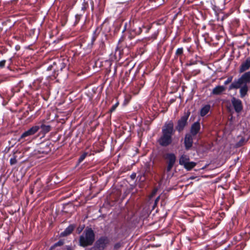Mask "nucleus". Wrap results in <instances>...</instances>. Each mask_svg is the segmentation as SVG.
<instances>
[{
	"mask_svg": "<svg viewBox=\"0 0 250 250\" xmlns=\"http://www.w3.org/2000/svg\"><path fill=\"white\" fill-rule=\"evenodd\" d=\"M232 79H233L232 76H230V77H228V79H227V80H226L224 82V84L227 85L229 83H231L232 81Z\"/></svg>",
	"mask_w": 250,
	"mask_h": 250,
	"instance_id": "nucleus-38",
	"label": "nucleus"
},
{
	"mask_svg": "<svg viewBox=\"0 0 250 250\" xmlns=\"http://www.w3.org/2000/svg\"><path fill=\"white\" fill-rule=\"evenodd\" d=\"M174 101L173 100H171V103H172Z\"/></svg>",
	"mask_w": 250,
	"mask_h": 250,
	"instance_id": "nucleus-52",
	"label": "nucleus"
},
{
	"mask_svg": "<svg viewBox=\"0 0 250 250\" xmlns=\"http://www.w3.org/2000/svg\"><path fill=\"white\" fill-rule=\"evenodd\" d=\"M128 24L129 27L127 33L122 35L119 40V43L124 42L125 47L130 48L135 44L130 42L131 40L142 33V27H144V25H141V23H139L134 20H130L128 21Z\"/></svg>",
	"mask_w": 250,
	"mask_h": 250,
	"instance_id": "nucleus-2",
	"label": "nucleus"
},
{
	"mask_svg": "<svg viewBox=\"0 0 250 250\" xmlns=\"http://www.w3.org/2000/svg\"><path fill=\"white\" fill-rule=\"evenodd\" d=\"M159 33V30H156L151 36L144 39V40L145 41V42H147L149 41L152 42L156 40L158 36Z\"/></svg>",
	"mask_w": 250,
	"mask_h": 250,
	"instance_id": "nucleus-23",
	"label": "nucleus"
},
{
	"mask_svg": "<svg viewBox=\"0 0 250 250\" xmlns=\"http://www.w3.org/2000/svg\"><path fill=\"white\" fill-rule=\"evenodd\" d=\"M183 53V48L182 47L178 48L176 51L175 54L177 56L182 55Z\"/></svg>",
	"mask_w": 250,
	"mask_h": 250,
	"instance_id": "nucleus-34",
	"label": "nucleus"
},
{
	"mask_svg": "<svg viewBox=\"0 0 250 250\" xmlns=\"http://www.w3.org/2000/svg\"><path fill=\"white\" fill-rule=\"evenodd\" d=\"M122 246V243L121 242H118L115 244L114 246V249L116 250H118Z\"/></svg>",
	"mask_w": 250,
	"mask_h": 250,
	"instance_id": "nucleus-39",
	"label": "nucleus"
},
{
	"mask_svg": "<svg viewBox=\"0 0 250 250\" xmlns=\"http://www.w3.org/2000/svg\"><path fill=\"white\" fill-rule=\"evenodd\" d=\"M76 227L75 225L70 224L62 232L60 235L61 237H66L72 233Z\"/></svg>",
	"mask_w": 250,
	"mask_h": 250,
	"instance_id": "nucleus-14",
	"label": "nucleus"
},
{
	"mask_svg": "<svg viewBox=\"0 0 250 250\" xmlns=\"http://www.w3.org/2000/svg\"><path fill=\"white\" fill-rule=\"evenodd\" d=\"M231 103L236 112L240 113L242 111L243 106L242 102L240 99L233 97L231 99Z\"/></svg>",
	"mask_w": 250,
	"mask_h": 250,
	"instance_id": "nucleus-12",
	"label": "nucleus"
},
{
	"mask_svg": "<svg viewBox=\"0 0 250 250\" xmlns=\"http://www.w3.org/2000/svg\"><path fill=\"white\" fill-rule=\"evenodd\" d=\"M119 104V102L117 101L112 106V107L109 109L108 113L111 114L113 112H114L118 106Z\"/></svg>",
	"mask_w": 250,
	"mask_h": 250,
	"instance_id": "nucleus-29",
	"label": "nucleus"
},
{
	"mask_svg": "<svg viewBox=\"0 0 250 250\" xmlns=\"http://www.w3.org/2000/svg\"><path fill=\"white\" fill-rule=\"evenodd\" d=\"M247 142V139H246L244 137H242L240 140L236 143L235 146L237 147L242 146L246 143Z\"/></svg>",
	"mask_w": 250,
	"mask_h": 250,
	"instance_id": "nucleus-25",
	"label": "nucleus"
},
{
	"mask_svg": "<svg viewBox=\"0 0 250 250\" xmlns=\"http://www.w3.org/2000/svg\"><path fill=\"white\" fill-rule=\"evenodd\" d=\"M159 199V197H157L156 199V201H158Z\"/></svg>",
	"mask_w": 250,
	"mask_h": 250,
	"instance_id": "nucleus-50",
	"label": "nucleus"
},
{
	"mask_svg": "<svg viewBox=\"0 0 250 250\" xmlns=\"http://www.w3.org/2000/svg\"><path fill=\"white\" fill-rule=\"evenodd\" d=\"M90 4H91V10L93 11L94 10V2L92 0H91Z\"/></svg>",
	"mask_w": 250,
	"mask_h": 250,
	"instance_id": "nucleus-43",
	"label": "nucleus"
},
{
	"mask_svg": "<svg viewBox=\"0 0 250 250\" xmlns=\"http://www.w3.org/2000/svg\"><path fill=\"white\" fill-rule=\"evenodd\" d=\"M226 0H211V4L212 7L220 8L225 4Z\"/></svg>",
	"mask_w": 250,
	"mask_h": 250,
	"instance_id": "nucleus-17",
	"label": "nucleus"
},
{
	"mask_svg": "<svg viewBox=\"0 0 250 250\" xmlns=\"http://www.w3.org/2000/svg\"><path fill=\"white\" fill-rule=\"evenodd\" d=\"M89 250H90V249Z\"/></svg>",
	"mask_w": 250,
	"mask_h": 250,
	"instance_id": "nucleus-58",
	"label": "nucleus"
},
{
	"mask_svg": "<svg viewBox=\"0 0 250 250\" xmlns=\"http://www.w3.org/2000/svg\"><path fill=\"white\" fill-rule=\"evenodd\" d=\"M175 250H178L176 249Z\"/></svg>",
	"mask_w": 250,
	"mask_h": 250,
	"instance_id": "nucleus-57",
	"label": "nucleus"
},
{
	"mask_svg": "<svg viewBox=\"0 0 250 250\" xmlns=\"http://www.w3.org/2000/svg\"><path fill=\"white\" fill-rule=\"evenodd\" d=\"M190 38H188V41H189V40H190Z\"/></svg>",
	"mask_w": 250,
	"mask_h": 250,
	"instance_id": "nucleus-56",
	"label": "nucleus"
},
{
	"mask_svg": "<svg viewBox=\"0 0 250 250\" xmlns=\"http://www.w3.org/2000/svg\"><path fill=\"white\" fill-rule=\"evenodd\" d=\"M141 25H144V27H142V29H145V33H148L149 32V30L152 28V24H148L146 25L145 24H141Z\"/></svg>",
	"mask_w": 250,
	"mask_h": 250,
	"instance_id": "nucleus-27",
	"label": "nucleus"
},
{
	"mask_svg": "<svg viewBox=\"0 0 250 250\" xmlns=\"http://www.w3.org/2000/svg\"><path fill=\"white\" fill-rule=\"evenodd\" d=\"M40 129H41V131L42 133L46 134L51 130V127L50 125H46L43 124L39 125Z\"/></svg>",
	"mask_w": 250,
	"mask_h": 250,
	"instance_id": "nucleus-22",
	"label": "nucleus"
},
{
	"mask_svg": "<svg viewBox=\"0 0 250 250\" xmlns=\"http://www.w3.org/2000/svg\"><path fill=\"white\" fill-rule=\"evenodd\" d=\"M192 139L191 136L188 135V149L192 146Z\"/></svg>",
	"mask_w": 250,
	"mask_h": 250,
	"instance_id": "nucleus-40",
	"label": "nucleus"
},
{
	"mask_svg": "<svg viewBox=\"0 0 250 250\" xmlns=\"http://www.w3.org/2000/svg\"><path fill=\"white\" fill-rule=\"evenodd\" d=\"M194 179V177L192 176L188 177V179Z\"/></svg>",
	"mask_w": 250,
	"mask_h": 250,
	"instance_id": "nucleus-49",
	"label": "nucleus"
},
{
	"mask_svg": "<svg viewBox=\"0 0 250 250\" xmlns=\"http://www.w3.org/2000/svg\"><path fill=\"white\" fill-rule=\"evenodd\" d=\"M129 27V24L128 23L125 22L124 25V28L122 31V33L124 34L125 33H127V30L128 29Z\"/></svg>",
	"mask_w": 250,
	"mask_h": 250,
	"instance_id": "nucleus-36",
	"label": "nucleus"
},
{
	"mask_svg": "<svg viewBox=\"0 0 250 250\" xmlns=\"http://www.w3.org/2000/svg\"><path fill=\"white\" fill-rule=\"evenodd\" d=\"M179 164L184 165V167L188 169V158L186 155H182L179 159Z\"/></svg>",
	"mask_w": 250,
	"mask_h": 250,
	"instance_id": "nucleus-24",
	"label": "nucleus"
},
{
	"mask_svg": "<svg viewBox=\"0 0 250 250\" xmlns=\"http://www.w3.org/2000/svg\"><path fill=\"white\" fill-rule=\"evenodd\" d=\"M200 123L197 121L193 123L190 128V133L192 135H196L199 132L200 129Z\"/></svg>",
	"mask_w": 250,
	"mask_h": 250,
	"instance_id": "nucleus-15",
	"label": "nucleus"
},
{
	"mask_svg": "<svg viewBox=\"0 0 250 250\" xmlns=\"http://www.w3.org/2000/svg\"><path fill=\"white\" fill-rule=\"evenodd\" d=\"M148 175H150L151 176L153 175L152 167L150 164L146 165L145 167L144 176H146Z\"/></svg>",
	"mask_w": 250,
	"mask_h": 250,
	"instance_id": "nucleus-21",
	"label": "nucleus"
},
{
	"mask_svg": "<svg viewBox=\"0 0 250 250\" xmlns=\"http://www.w3.org/2000/svg\"><path fill=\"white\" fill-rule=\"evenodd\" d=\"M205 168H206V166L205 167H202L201 168H199L198 169H195V170L196 171H197V170H200V169H204Z\"/></svg>",
	"mask_w": 250,
	"mask_h": 250,
	"instance_id": "nucleus-46",
	"label": "nucleus"
},
{
	"mask_svg": "<svg viewBox=\"0 0 250 250\" xmlns=\"http://www.w3.org/2000/svg\"><path fill=\"white\" fill-rule=\"evenodd\" d=\"M225 90V87L224 86L218 85L213 89L211 93L213 95H218L223 93Z\"/></svg>",
	"mask_w": 250,
	"mask_h": 250,
	"instance_id": "nucleus-19",
	"label": "nucleus"
},
{
	"mask_svg": "<svg viewBox=\"0 0 250 250\" xmlns=\"http://www.w3.org/2000/svg\"><path fill=\"white\" fill-rule=\"evenodd\" d=\"M17 163V156L14 155L10 160V164L11 165H14Z\"/></svg>",
	"mask_w": 250,
	"mask_h": 250,
	"instance_id": "nucleus-32",
	"label": "nucleus"
},
{
	"mask_svg": "<svg viewBox=\"0 0 250 250\" xmlns=\"http://www.w3.org/2000/svg\"><path fill=\"white\" fill-rule=\"evenodd\" d=\"M188 54H189L191 52H193V50L190 46V48H188Z\"/></svg>",
	"mask_w": 250,
	"mask_h": 250,
	"instance_id": "nucleus-45",
	"label": "nucleus"
},
{
	"mask_svg": "<svg viewBox=\"0 0 250 250\" xmlns=\"http://www.w3.org/2000/svg\"><path fill=\"white\" fill-rule=\"evenodd\" d=\"M83 15V13H81L80 14H77L75 15V24H77L79 22Z\"/></svg>",
	"mask_w": 250,
	"mask_h": 250,
	"instance_id": "nucleus-31",
	"label": "nucleus"
},
{
	"mask_svg": "<svg viewBox=\"0 0 250 250\" xmlns=\"http://www.w3.org/2000/svg\"><path fill=\"white\" fill-rule=\"evenodd\" d=\"M184 145L186 149L188 150V133H186L185 136Z\"/></svg>",
	"mask_w": 250,
	"mask_h": 250,
	"instance_id": "nucleus-37",
	"label": "nucleus"
},
{
	"mask_svg": "<svg viewBox=\"0 0 250 250\" xmlns=\"http://www.w3.org/2000/svg\"><path fill=\"white\" fill-rule=\"evenodd\" d=\"M188 124V113L181 117L177 120V125L174 128V123L172 120L166 122L162 128V134L157 140V143L163 147H167L173 142L172 136L176 130L179 133L182 132Z\"/></svg>",
	"mask_w": 250,
	"mask_h": 250,
	"instance_id": "nucleus-1",
	"label": "nucleus"
},
{
	"mask_svg": "<svg viewBox=\"0 0 250 250\" xmlns=\"http://www.w3.org/2000/svg\"><path fill=\"white\" fill-rule=\"evenodd\" d=\"M15 48H16V50H19L20 48V45H16L15 47Z\"/></svg>",
	"mask_w": 250,
	"mask_h": 250,
	"instance_id": "nucleus-47",
	"label": "nucleus"
},
{
	"mask_svg": "<svg viewBox=\"0 0 250 250\" xmlns=\"http://www.w3.org/2000/svg\"><path fill=\"white\" fill-rule=\"evenodd\" d=\"M39 129L40 127L39 125L33 126L27 130L24 131L21 135L19 141L21 142H23L25 141L29 140L30 138V136L34 135L39 131Z\"/></svg>",
	"mask_w": 250,
	"mask_h": 250,
	"instance_id": "nucleus-8",
	"label": "nucleus"
},
{
	"mask_svg": "<svg viewBox=\"0 0 250 250\" xmlns=\"http://www.w3.org/2000/svg\"><path fill=\"white\" fill-rule=\"evenodd\" d=\"M88 154V153L87 152H84L79 157V159H78V164H80L81 162H82L83 160L85 158V157L87 156Z\"/></svg>",
	"mask_w": 250,
	"mask_h": 250,
	"instance_id": "nucleus-30",
	"label": "nucleus"
},
{
	"mask_svg": "<svg viewBox=\"0 0 250 250\" xmlns=\"http://www.w3.org/2000/svg\"><path fill=\"white\" fill-rule=\"evenodd\" d=\"M239 94L240 97L241 98H244L246 96L248 95V92L249 91V87L248 85H241L239 88Z\"/></svg>",
	"mask_w": 250,
	"mask_h": 250,
	"instance_id": "nucleus-18",
	"label": "nucleus"
},
{
	"mask_svg": "<svg viewBox=\"0 0 250 250\" xmlns=\"http://www.w3.org/2000/svg\"><path fill=\"white\" fill-rule=\"evenodd\" d=\"M110 30L111 28L108 20L105 19L103 23L98 26L93 31L91 39V42L88 44V47L90 49L92 48L97 38L99 36H101V38H102V32H104L107 34L110 32Z\"/></svg>",
	"mask_w": 250,
	"mask_h": 250,
	"instance_id": "nucleus-4",
	"label": "nucleus"
},
{
	"mask_svg": "<svg viewBox=\"0 0 250 250\" xmlns=\"http://www.w3.org/2000/svg\"><path fill=\"white\" fill-rule=\"evenodd\" d=\"M9 61L11 62V61H12V58H11L10 59H9Z\"/></svg>",
	"mask_w": 250,
	"mask_h": 250,
	"instance_id": "nucleus-51",
	"label": "nucleus"
},
{
	"mask_svg": "<svg viewBox=\"0 0 250 250\" xmlns=\"http://www.w3.org/2000/svg\"><path fill=\"white\" fill-rule=\"evenodd\" d=\"M250 68V56L246 58L245 61L242 62L239 66V72L243 73Z\"/></svg>",
	"mask_w": 250,
	"mask_h": 250,
	"instance_id": "nucleus-13",
	"label": "nucleus"
},
{
	"mask_svg": "<svg viewBox=\"0 0 250 250\" xmlns=\"http://www.w3.org/2000/svg\"><path fill=\"white\" fill-rule=\"evenodd\" d=\"M196 165V163L188 161V171L191 170Z\"/></svg>",
	"mask_w": 250,
	"mask_h": 250,
	"instance_id": "nucleus-35",
	"label": "nucleus"
},
{
	"mask_svg": "<svg viewBox=\"0 0 250 250\" xmlns=\"http://www.w3.org/2000/svg\"><path fill=\"white\" fill-rule=\"evenodd\" d=\"M122 51L120 49H117L116 50L115 53V56L116 59H117V55H118L119 59H120L121 58V55L122 54Z\"/></svg>",
	"mask_w": 250,
	"mask_h": 250,
	"instance_id": "nucleus-33",
	"label": "nucleus"
},
{
	"mask_svg": "<svg viewBox=\"0 0 250 250\" xmlns=\"http://www.w3.org/2000/svg\"><path fill=\"white\" fill-rule=\"evenodd\" d=\"M47 190L46 187H44L41 179L38 178L35 182L33 185L30 187V192L32 194L34 190H36L37 192H42Z\"/></svg>",
	"mask_w": 250,
	"mask_h": 250,
	"instance_id": "nucleus-10",
	"label": "nucleus"
},
{
	"mask_svg": "<svg viewBox=\"0 0 250 250\" xmlns=\"http://www.w3.org/2000/svg\"><path fill=\"white\" fill-rule=\"evenodd\" d=\"M136 177V173H133L131 175H130V178L132 179H134Z\"/></svg>",
	"mask_w": 250,
	"mask_h": 250,
	"instance_id": "nucleus-44",
	"label": "nucleus"
},
{
	"mask_svg": "<svg viewBox=\"0 0 250 250\" xmlns=\"http://www.w3.org/2000/svg\"><path fill=\"white\" fill-rule=\"evenodd\" d=\"M110 241L106 236H101L95 242L94 247L90 250H104L109 244Z\"/></svg>",
	"mask_w": 250,
	"mask_h": 250,
	"instance_id": "nucleus-7",
	"label": "nucleus"
},
{
	"mask_svg": "<svg viewBox=\"0 0 250 250\" xmlns=\"http://www.w3.org/2000/svg\"><path fill=\"white\" fill-rule=\"evenodd\" d=\"M53 145L49 141L43 142L39 144L38 148V151L40 154H47L51 150Z\"/></svg>",
	"mask_w": 250,
	"mask_h": 250,
	"instance_id": "nucleus-9",
	"label": "nucleus"
},
{
	"mask_svg": "<svg viewBox=\"0 0 250 250\" xmlns=\"http://www.w3.org/2000/svg\"><path fill=\"white\" fill-rule=\"evenodd\" d=\"M64 243V242L63 240H60L57 242L55 243L53 246L51 247V249H53L54 248L57 247H60L62 246Z\"/></svg>",
	"mask_w": 250,
	"mask_h": 250,
	"instance_id": "nucleus-28",
	"label": "nucleus"
},
{
	"mask_svg": "<svg viewBox=\"0 0 250 250\" xmlns=\"http://www.w3.org/2000/svg\"><path fill=\"white\" fill-rule=\"evenodd\" d=\"M67 60L64 59L57 60L53 62L47 68V71H53V76L56 77L58 73L62 71L67 65Z\"/></svg>",
	"mask_w": 250,
	"mask_h": 250,
	"instance_id": "nucleus-6",
	"label": "nucleus"
},
{
	"mask_svg": "<svg viewBox=\"0 0 250 250\" xmlns=\"http://www.w3.org/2000/svg\"><path fill=\"white\" fill-rule=\"evenodd\" d=\"M84 228V226H82V227H79L77 229V232L78 234H80L81 233V232L82 231V230H83Z\"/></svg>",
	"mask_w": 250,
	"mask_h": 250,
	"instance_id": "nucleus-42",
	"label": "nucleus"
},
{
	"mask_svg": "<svg viewBox=\"0 0 250 250\" xmlns=\"http://www.w3.org/2000/svg\"><path fill=\"white\" fill-rule=\"evenodd\" d=\"M89 7V4L87 2H83L82 4V6L81 7V11L82 13L83 14L84 13V12L86 10H87Z\"/></svg>",
	"mask_w": 250,
	"mask_h": 250,
	"instance_id": "nucleus-26",
	"label": "nucleus"
},
{
	"mask_svg": "<svg viewBox=\"0 0 250 250\" xmlns=\"http://www.w3.org/2000/svg\"><path fill=\"white\" fill-rule=\"evenodd\" d=\"M250 83V71L244 73L237 79H235L229 87V90L237 89L241 85H248Z\"/></svg>",
	"mask_w": 250,
	"mask_h": 250,
	"instance_id": "nucleus-5",
	"label": "nucleus"
},
{
	"mask_svg": "<svg viewBox=\"0 0 250 250\" xmlns=\"http://www.w3.org/2000/svg\"><path fill=\"white\" fill-rule=\"evenodd\" d=\"M67 250H73L70 247H68L67 248Z\"/></svg>",
	"mask_w": 250,
	"mask_h": 250,
	"instance_id": "nucleus-48",
	"label": "nucleus"
},
{
	"mask_svg": "<svg viewBox=\"0 0 250 250\" xmlns=\"http://www.w3.org/2000/svg\"><path fill=\"white\" fill-rule=\"evenodd\" d=\"M107 40V34L102 32V38L99 41V48L102 50H104L105 48V41Z\"/></svg>",
	"mask_w": 250,
	"mask_h": 250,
	"instance_id": "nucleus-16",
	"label": "nucleus"
},
{
	"mask_svg": "<svg viewBox=\"0 0 250 250\" xmlns=\"http://www.w3.org/2000/svg\"><path fill=\"white\" fill-rule=\"evenodd\" d=\"M192 192L189 193L188 194H192Z\"/></svg>",
	"mask_w": 250,
	"mask_h": 250,
	"instance_id": "nucleus-55",
	"label": "nucleus"
},
{
	"mask_svg": "<svg viewBox=\"0 0 250 250\" xmlns=\"http://www.w3.org/2000/svg\"><path fill=\"white\" fill-rule=\"evenodd\" d=\"M193 63L192 62L190 63H188V65H191V64H192Z\"/></svg>",
	"mask_w": 250,
	"mask_h": 250,
	"instance_id": "nucleus-53",
	"label": "nucleus"
},
{
	"mask_svg": "<svg viewBox=\"0 0 250 250\" xmlns=\"http://www.w3.org/2000/svg\"><path fill=\"white\" fill-rule=\"evenodd\" d=\"M165 159L167 160V164L166 170L167 172H169L175 163L176 156L173 153H168L166 154Z\"/></svg>",
	"mask_w": 250,
	"mask_h": 250,
	"instance_id": "nucleus-11",
	"label": "nucleus"
},
{
	"mask_svg": "<svg viewBox=\"0 0 250 250\" xmlns=\"http://www.w3.org/2000/svg\"><path fill=\"white\" fill-rule=\"evenodd\" d=\"M6 60H3L0 61V68H3L4 67L6 63Z\"/></svg>",
	"mask_w": 250,
	"mask_h": 250,
	"instance_id": "nucleus-41",
	"label": "nucleus"
},
{
	"mask_svg": "<svg viewBox=\"0 0 250 250\" xmlns=\"http://www.w3.org/2000/svg\"><path fill=\"white\" fill-rule=\"evenodd\" d=\"M95 240V234L91 228H86L83 233L79 237V245L85 248L93 245Z\"/></svg>",
	"mask_w": 250,
	"mask_h": 250,
	"instance_id": "nucleus-3",
	"label": "nucleus"
},
{
	"mask_svg": "<svg viewBox=\"0 0 250 250\" xmlns=\"http://www.w3.org/2000/svg\"><path fill=\"white\" fill-rule=\"evenodd\" d=\"M189 115H190V112H188V116H189Z\"/></svg>",
	"mask_w": 250,
	"mask_h": 250,
	"instance_id": "nucleus-54",
	"label": "nucleus"
},
{
	"mask_svg": "<svg viewBox=\"0 0 250 250\" xmlns=\"http://www.w3.org/2000/svg\"><path fill=\"white\" fill-rule=\"evenodd\" d=\"M210 109V105L209 104H206L204 105L200 110V116L204 117L209 112Z\"/></svg>",
	"mask_w": 250,
	"mask_h": 250,
	"instance_id": "nucleus-20",
	"label": "nucleus"
}]
</instances>
